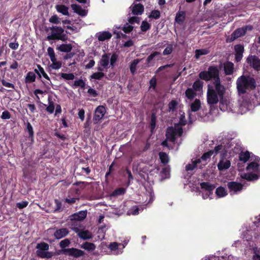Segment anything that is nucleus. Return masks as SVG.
<instances>
[{
	"instance_id": "nucleus-17",
	"label": "nucleus",
	"mask_w": 260,
	"mask_h": 260,
	"mask_svg": "<svg viewBox=\"0 0 260 260\" xmlns=\"http://www.w3.org/2000/svg\"><path fill=\"white\" fill-rule=\"evenodd\" d=\"M134 15H141L144 12V7L140 4H133L130 7Z\"/></svg>"
},
{
	"instance_id": "nucleus-38",
	"label": "nucleus",
	"mask_w": 260,
	"mask_h": 260,
	"mask_svg": "<svg viewBox=\"0 0 260 260\" xmlns=\"http://www.w3.org/2000/svg\"><path fill=\"white\" fill-rule=\"evenodd\" d=\"M242 177L247 180H253L257 179L258 178V176L257 175V174L247 173L244 174L242 176Z\"/></svg>"
},
{
	"instance_id": "nucleus-1",
	"label": "nucleus",
	"mask_w": 260,
	"mask_h": 260,
	"mask_svg": "<svg viewBox=\"0 0 260 260\" xmlns=\"http://www.w3.org/2000/svg\"><path fill=\"white\" fill-rule=\"evenodd\" d=\"M225 88L220 83V79H216L211 84L208 85L207 100L209 105H213L220 102L219 107L222 111L228 109L230 103L229 100L224 98Z\"/></svg>"
},
{
	"instance_id": "nucleus-13",
	"label": "nucleus",
	"mask_w": 260,
	"mask_h": 260,
	"mask_svg": "<svg viewBox=\"0 0 260 260\" xmlns=\"http://www.w3.org/2000/svg\"><path fill=\"white\" fill-rule=\"evenodd\" d=\"M230 191L232 193H236L242 190L243 185L236 182H230L227 184Z\"/></svg>"
},
{
	"instance_id": "nucleus-48",
	"label": "nucleus",
	"mask_w": 260,
	"mask_h": 260,
	"mask_svg": "<svg viewBox=\"0 0 260 260\" xmlns=\"http://www.w3.org/2000/svg\"><path fill=\"white\" fill-rule=\"evenodd\" d=\"M104 76V74L102 72H96L93 73L91 76V78L92 79H96V80H100L102 77Z\"/></svg>"
},
{
	"instance_id": "nucleus-49",
	"label": "nucleus",
	"mask_w": 260,
	"mask_h": 260,
	"mask_svg": "<svg viewBox=\"0 0 260 260\" xmlns=\"http://www.w3.org/2000/svg\"><path fill=\"white\" fill-rule=\"evenodd\" d=\"M150 27V25L146 21H143L141 25V29L142 31H146Z\"/></svg>"
},
{
	"instance_id": "nucleus-63",
	"label": "nucleus",
	"mask_w": 260,
	"mask_h": 260,
	"mask_svg": "<svg viewBox=\"0 0 260 260\" xmlns=\"http://www.w3.org/2000/svg\"><path fill=\"white\" fill-rule=\"evenodd\" d=\"M27 130L30 137H32L34 134L33 128L30 123L27 124Z\"/></svg>"
},
{
	"instance_id": "nucleus-14",
	"label": "nucleus",
	"mask_w": 260,
	"mask_h": 260,
	"mask_svg": "<svg viewBox=\"0 0 260 260\" xmlns=\"http://www.w3.org/2000/svg\"><path fill=\"white\" fill-rule=\"evenodd\" d=\"M248 171L257 172L260 171V160L257 158L254 161L250 163L246 168Z\"/></svg>"
},
{
	"instance_id": "nucleus-18",
	"label": "nucleus",
	"mask_w": 260,
	"mask_h": 260,
	"mask_svg": "<svg viewBox=\"0 0 260 260\" xmlns=\"http://www.w3.org/2000/svg\"><path fill=\"white\" fill-rule=\"evenodd\" d=\"M235 50L236 52V60L238 62L241 60L243 57L244 47L241 45H237L235 46Z\"/></svg>"
},
{
	"instance_id": "nucleus-59",
	"label": "nucleus",
	"mask_w": 260,
	"mask_h": 260,
	"mask_svg": "<svg viewBox=\"0 0 260 260\" xmlns=\"http://www.w3.org/2000/svg\"><path fill=\"white\" fill-rule=\"evenodd\" d=\"M28 205V202L27 201H23L20 203H18L16 205V206L20 209H22L25 207H26Z\"/></svg>"
},
{
	"instance_id": "nucleus-11",
	"label": "nucleus",
	"mask_w": 260,
	"mask_h": 260,
	"mask_svg": "<svg viewBox=\"0 0 260 260\" xmlns=\"http://www.w3.org/2000/svg\"><path fill=\"white\" fill-rule=\"evenodd\" d=\"M73 230L77 234L79 238L87 240L92 238V234L87 230H81L78 228H74Z\"/></svg>"
},
{
	"instance_id": "nucleus-41",
	"label": "nucleus",
	"mask_w": 260,
	"mask_h": 260,
	"mask_svg": "<svg viewBox=\"0 0 260 260\" xmlns=\"http://www.w3.org/2000/svg\"><path fill=\"white\" fill-rule=\"evenodd\" d=\"M125 192V189L124 188H119L115 190L111 194L112 197H117L124 194Z\"/></svg>"
},
{
	"instance_id": "nucleus-9",
	"label": "nucleus",
	"mask_w": 260,
	"mask_h": 260,
	"mask_svg": "<svg viewBox=\"0 0 260 260\" xmlns=\"http://www.w3.org/2000/svg\"><path fill=\"white\" fill-rule=\"evenodd\" d=\"M106 112V109L103 106H99L95 110L93 120L94 123L98 122L101 120Z\"/></svg>"
},
{
	"instance_id": "nucleus-4",
	"label": "nucleus",
	"mask_w": 260,
	"mask_h": 260,
	"mask_svg": "<svg viewBox=\"0 0 260 260\" xmlns=\"http://www.w3.org/2000/svg\"><path fill=\"white\" fill-rule=\"evenodd\" d=\"M51 35L47 36V40H57L65 41L68 37L64 33V29L59 26H52L50 27Z\"/></svg>"
},
{
	"instance_id": "nucleus-22",
	"label": "nucleus",
	"mask_w": 260,
	"mask_h": 260,
	"mask_svg": "<svg viewBox=\"0 0 260 260\" xmlns=\"http://www.w3.org/2000/svg\"><path fill=\"white\" fill-rule=\"evenodd\" d=\"M87 216L86 211H80L78 213H75L71 216V220H82Z\"/></svg>"
},
{
	"instance_id": "nucleus-44",
	"label": "nucleus",
	"mask_w": 260,
	"mask_h": 260,
	"mask_svg": "<svg viewBox=\"0 0 260 260\" xmlns=\"http://www.w3.org/2000/svg\"><path fill=\"white\" fill-rule=\"evenodd\" d=\"M249 109V105L246 103L241 104L239 107V111L241 114L246 113Z\"/></svg>"
},
{
	"instance_id": "nucleus-30",
	"label": "nucleus",
	"mask_w": 260,
	"mask_h": 260,
	"mask_svg": "<svg viewBox=\"0 0 260 260\" xmlns=\"http://www.w3.org/2000/svg\"><path fill=\"white\" fill-rule=\"evenodd\" d=\"M37 254L39 257L42 258H50L52 256L51 252L46 251V250H38Z\"/></svg>"
},
{
	"instance_id": "nucleus-40",
	"label": "nucleus",
	"mask_w": 260,
	"mask_h": 260,
	"mask_svg": "<svg viewBox=\"0 0 260 260\" xmlns=\"http://www.w3.org/2000/svg\"><path fill=\"white\" fill-rule=\"evenodd\" d=\"M199 77L201 79L206 81L210 80L211 79L208 71L201 72L199 74Z\"/></svg>"
},
{
	"instance_id": "nucleus-35",
	"label": "nucleus",
	"mask_w": 260,
	"mask_h": 260,
	"mask_svg": "<svg viewBox=\"0 0 260 260\" xmlns=\"http://www.w3.org/2000/svg\"><path fill=\"white\" fill-rule=\"evenodd\" d=\"M215 193L218 198L223 197L227 194L225 188L221 186L216 189Z\"/></svg>"
},
{
	"instance_id": "nucleus-10",
	"label": "nucleus",
	"mask_w": 260,
	"mask_h": 260,
	"mask_svg": "<svg viewBox=\"0 0 260 260\" xmlns=\"http://www.w3.org/2000/svg\"><path fill=\"white\" fill-rule=\"evenodd\" d=\"M247 62L255 70H260V59L255 55H249L247 58Z\"/></svg>"
},
{
	"instance_id": "nucleus-16",
	"label": "nucleus",
	"mask_w": 260,
	"mask_h": 260,
	"mask_svg": "<svg viewBox=\"0 0 260 260\" xmlns=\"http://www.w3.org/2000/svg\"><path fill=\"white\" fill-rule=\"evenodd\" d=\"M160 54V53L157 51H155L150 54L148 57L146 59V62L147 63L144 64H142L140 66H139L138 68H140V69H145L149 67L150 66V62L157 56L159 55Z\"/></svg>"
},
{
	"instance_id": "nucleus-12",
	"label": "nucleus",
	"mask_w": 260,
	"mask_h": 260,
	"mask_svg": "<svg viewBox=\"0 0 260 260\" xmlns=\"http://www.w3.org/2000/svg\"><path fill=\"white\" fill-rule=\"evenodd\" d=\"M64 253H67L70 256H74L75 257H79L84 255V252L81 250L76 248H67L63 250Z\"/></svg>"
},
{
	"instance_id": "nucleus-51",
	"label": "nucleus",
	"mask_w": 260,
	"mask_h": 260,
	"mask_svg": "<svg viewBox=\"0 0 260 260\" xmlns=\"http://www.w3.org/2000/svg\"><path fill=\"white\" fill-rule=\"evenodd\" d=\"M70 244V241L68 239H64L60 242L59 246L61 248H64L68 247Z\"/></svg>"
},
{
	"instance_id": "nucleus-32",
	"label": "nucleus",
	"mask_w": 260,
	"mask_h": 260,
	"mask_svg": "<svg viewBox=\"0 0 260 260\" xmlns=\"http://www.w3.org/2000/svg\"><path fill=\"white\" fill-rule=\"evenodd\" d=\"M81 247L88 251H92L95 249V245L90 242H86L81 245Z\"/></svg>"
},
{
	"instance_id": "nucleus-3",
	"label": "nucleus",
	"mask_w": 260,
	"mask_h": 260,
	"mask_svg": "<svg viewBox=\"0 0 260 260\" xmlns=\"http://www.w3.org/2000/svg\"><path fill=\"white\" fill-rule=\"evenodd\" d=\"M183 133V129L178 125H176L174 127H169L166 132L167 140L161 143L164 146H167V140L174 142L176 139V136H181Z\"/></svg>"
},
{
	"instance_id": "nucleus-57",
	"label": "nucleus",
	"mask_w": 260,
	"mask_h": 260,
	"mask_svg": "<svg viewBox=\"0 0 260 260\" xmlns=\"http://www.w3.org/2000/svg\"><path fill=\"white\" fill-rule=\"evenodd\" d=\"M159 16H160V12L158 10L152 11L150 15V17L153 18L154 19H157L159 17Z\"/></svg>"
},
{
	"instance_id": "nucleus-27",
	"label": "nucleus",
	"mask_w": 260,
	"mask_h": 260,
	"mask_svg": "<svg viewBox=\"0 0 260 260\" xmlns=\"http://www.w3.org/2000/svg\"><path fill=\"white\" fill-rule=\"evenodd\" d=\"M57 11L61 13L63 15L68 16L69 8L67 6L63 5H57L55 7Z\"/></svg>"
},
{
	"instance_id": "nucleus-46",
	"label": "nucleus",
	"mask_w": 260,
	"mask_h": 260,
	"mask_svg": "<svg viewBox=\"0 0 260 260\" xmlns=\"http://www.w3.org/2000/svg\"><path fill=\"white\" fill-rule=\"evenodd\" d=\"M37 248L38 250H47L49 249V245L45 242H42L37 244Z\"/></svg>"
},
{
	"instance_id": "nucleus-52",
	"label": "nucleus",
	"mask_w": 260,
	"mask_h": 260,
	"mask_svg": "<svg viewBox=\"0 0 260 260\" xmlns=\"http://www.w3.org/2000/svg\"><path fill=\"white\" fill-rule=\"evenodd\" d=\"M49 22L54 23V24H59L60 23V21L59 20V18L56 15L52 16L49 20Z\"/></svg>"
},
{
	"instance_id": "nucleus-28",
	"label": "nucleus",
	"mask_w": 260,
	"mask_h": 260,
	"mask_svg": "<svg viewBox=\"0 0 260 260\" xmlns=\"http://www.w3.org/2000/svg\"><path fill=\"white\" fill-rule=\"evenodd\" d=\"M141 60L142 59H135L131 62L129 66V70L133 75H134L136 73L137 66Z\"/></svg>"
},
{
	"instance_id": "nucleus-19",
	"label": "nucleus",
	"mask_w": 260,
	"mask_h": 260,
	"mask_svg": "<svg viewBox=\"0 0 260 260\" xmlns=\"http://www.w3.org/2000/svg\"><path fill=\"white\" fill-rule=\"evenodd\" d=\"M69 233L66 228H62L56 230L54 233V236L57 239H60L66 237Z\"/></svg>"
},
{
	"instance_id": "nucleus-26",
	"label": "nucleus",
	"mask_w": 260,
	"mask_h": 260,
	"mask_svg": "<svg viewBox=\"0 0 260 260\" xmlns=\"http://www.w3.org/2000/svg\"><path fill=\"white\" fill-rule=\"evenodd\" d=\"M224 72L226 75H231L234 72V64L231 62H226L223 64Z\"/></svg>"
},
{
	"instance_id": "nucleus-55",
	"label": "nucleus",
	"mask_w": 260,
	"mask_h": 260,
	"mask_svg": "<svg viewBox=\"0 0 260 260\" xmlns=\"http://www.w3.org/2000/svg\"><path fill=\"white\" fill-rule=\"evenodd\" d=\"M133 29V26L131 25H129L128 23H126L124 26L122 27V30L125 33H128L131 32Z\"/></svg>"
},
{
	"instance_id": "nucleus-42",
	"label": "nucleus",
	"mask_w": 260,
	"mask_h": 260,
	"mask_svg": "<svg viewBox=\"0 0 260 260\" xmlns=\"http://www.w3.org/2000/svg\"><path fill=\"white\" fill-rule=\"evenodd\" d=\"M60 77L66 80H73L75 78V76L73 73H61Z\"/></svg>"
},
{
	"instance_id": "nucleus-7",
	"label": "nucleus",
	"mask_w": 260,
	"mask_h": 260,
	"mask_svg": "<svg viewBox=\"0 0 260 260\" xmlns=\"http://www.w3.org/2000/svg\"><path fill=\"white\" fill-rule=\"evenodd\" d=\"M47 53L50 57L52 63L50 64V68L53 70H58L62 67V63L60 61H57L53 48L48 47Z\"/></svg>"
},
{
	"instance_id": "nucleus-64",
	"label": "nucleus",
	"mask_w": 260,
	"mask_h": 260,
	"mask_svg": "<svg viewBox=\"0 0 260 260\" xmlns=\"http://www.w3.org/2000/svg\"><path fill=\"white\" fill-rule=\"evenodd\" d=\"M87 92L93 97H95L98 95L96 91L91 88L88 89Z\"/></svg>"
},
{
	"instance_id": "nucleus-56",
	"label": "nucleus",
	"mask_w": 260,
	"mask_h": 260,
	"mask_svg": "<svg viewBox=\"0 0 260 260\" xmlns=\"http://www.w3.org/2000/svg\"><path fill=\"white\" fill-rule=\"evenodd\" d=\"M129 23L134 24L135 23H139L140 22V18L137 16L131 17L128 19Z\"/></svg>"
},
{
	"instance_id": "nucleus-31",
	"label": "nucleus",
	"mask_w": 260,
	"mask_h": 260,
	"mask_svg": "<svg viewBox=\"0 0 260 260\" xmlns=\"http://www.w3.org/2000/svg\"><path fill=\"white\" fill-rule=\"evenodd\" d=\"M201 162V159H197L192 161L190 164H187L185 167V169L187 171L193 170L196 167L198 164Z\"/></svg>"
},
{
	"instance_id": "nucleus-2",
	"label": "nucleus",
	"mask_w": 260,
	"mask_h": 260,
	"mask_svg": "<svg viewBox=\"0 0 260 260\" xmlns=\"http://www.w3.org/2000/svg\"><path fill=\"white\" fill-rule=\"evenodd\" d=\"M236 84L238 91L241 93H245L247 90L253 89L256 87L255 79L249 76H241L239 77Z\"/></svg>"
},
{
	"instance_id": "nucleus-60",
	"label": "nucleus",
	"mask_w": 260,
	"mask_h": 260,
	"mask_svg": "<svg viewBox=\"0 0 260 260\" xmlns=\"http://www.w3.org/2000/svg\"><path fill=\"white\" fill-rule=\"evenodd\" d=\"M54 110V106L52 102H49V106L46 108V110L50 113H52Z\"/></svg>"
},
{
	"instance_id": "nucleus-45",
	"label": "nucleus",
	"mask_w": 260,
	"mask_h": 260,
	"mask_svg": "<svg viewBox=\"0 0 260 260\" xmlns=\"http://www.w3.org/2000/svg\"><path fill=\"white\" fill-rule=\"evenodd\" d=\"M186 96L189 99H193L196 95V93L191 88H188L185 91Z\"/></svg>"
},
{
	"instance_id": "nucleus-34",
	"label": "nucleus",
	"mask_w": 260,
	"mask_h": 260,
	"mask_svg": "<svg viewBox=\"0 0 260 260\" xmlns=\"http://www.w3.org/2000/svg\"><path fill=\"white\" fill-rule=\"evenodd\" d=\"M250 156V153L248 151L241 152L239 155V160L245 163L248 161Z\"/></svg>"
},
{
	"instance_id": "nucleus-25",
	"label": "nucleus",
	"mask_w": 260,
	"mask_h": 260,
	"mask_svg": "<svg viewBox=\"0 0 260 260\" xmlns=\"http://www.w3.org/2000/svg\"><path fill=\"white\" fill-rule=\"evenodd\" d=\"M72 45L71 44H62L57 46L56 49L62 52H69L72 49Z\"/></svg>"
},
{
	"instance_id": "nucleus-39",
	"label": "nucleus",
	"mask_w": 260,
	"mask_h": 260,
	"mask_svg": "<svg viewBox=\"0 0 260 260\" xmlns=\"http://www.w3.org/2000/svg\"><path fill=\"white\" fill-rule=\"evenodd\" d=\"M209 51L206 49H197L196 50L195 56L198 59L201 55L207 54Z\"/></svg>"
},
{
	"instance_id": "nucleus-43",
	"label": "nucleus",
	"mask_w": 260,
	"mask_h": 260,
	"mask_svg": "<svg viewBox=\"0 0 260 260\" xmlns=\"http://www.w3.org/2000/svg\"><path fill=\"white\" fill-rule=\"evenodd\" d=\"M203 82L200 80H197L193 84V88L196 91H200L202 89Z\"/></svg>"
},
{
	"instance_id": "nucleus-5",
	"label": "nucleus",
	"mask_w": 260,
	"mask_h": 260,
	"mask_svg": "<svg viewBox=\"0 0 260 260\" xmlns=\"http://www.w3.org/2000/svg\"><path fill=\"white\" fill-rule=\"evenodd\" d=\"M117 59L118 55L115 53L112 55L111 54H105L102 55L99 64L103 68H107L110 62V66L113 68Z\"/></svg>"
},
{
	"instance_id": "nucleus-53",
	"label": "nucleus",
	"mask_w": 260,
	"mask_h": 260,
	"mask_svg": "<svg viewBox=\"0 0 260 260\" xmlns=\"http://www.w3.org/2000/svg\"><path fill=\"white\" fill-rule=\"evenodd\" d=\"M173 51V45H168L163 51V54L165 55L171 54Z\"/></svg>"
},
{
	"instance_id": "nucleus-61",
	"label": "nucleus",
	"mask_w": 260,
	"mask_h": 260,
	"mask_svg": "<svg viewBox=\"0 0 260 260\" xmlns=\"http://www.w3.org/2000/svg\"><path fill=\"white\" fill-rule=\"evenodd\" d=\"M2 84L6 87L11 88H14V86L13 84H12L10 82H8L5 80H3L2 81Z\"/></svg>"
},
{
	"instance_id": "nucleus-36",
	"label": "nucleus",
	"mask_w": 260,
	"mask_h": 260,
	"mask_svg": "<svg viewBox=\"0 0 260 260\" xmlns=\"http://www.w3.org/2000/svg\"><path fill=\"white\" fill-rule=\"evenodd\" d=\"M159 158L161 160V162L164 164H166L169 161V157L168 155L165 152H159Z\"/></svg>"
},
{
	"instance_id": "nucleus-62",
	"label": "nucleus",
	"mask_w": 260,
	"mask_h": 260,
	"mask_svg": "<svg viewBox=\"0 0 260 260\" xmlns=\"http://www.w3.org/2000/svg\"><path fill=\"white\" fill-rule=\"evenodd\" d=\"M1 118L2 119H10V113L8 111H4L2 113V116H1Z\"/></svg>"
},
{
	"instance_id": "nucleus-54",
	"label": "nucleus",
	"mask_w": 260,
	"mask_h": 260,
	"mask_svg": "<svg viewBox=\"0 0 260 260\" xmlns=\"http://www.w3.org/2000/svg\"><path fill=\"white\" fill-rule=\"evenodd\" d=\"M74 85L76 87H81V88H84L85 86V82L82 79H79L76 80L74 82Z\"/></svg>"
},
{
	"instance_id": "nucleus-8",
	"label": "nucleus",
	"mask_w": 260,
	"mask_h": 260,
	"mask_svg": "<svg viewBox=\"0 0 260 260\" xmlns=\"http://www.w3.org/2000/svg\"><path fill=\"white\" fill-rule=\"evenodd\" d=\"M251 26H246L244 27L237 29L231 36V37L227 39L229 42L234 41L236 39L244 35L247 30H251Z\"/></svg>"
},
{
	"instance_id": "nucleus-33",
	"label": "nucleus",
	"mask_w": 260,
	"mask_h": 260,
	"mask_svg": "<svg viewBox=\"0 0 260 260\" xmlns=\"http://www.w3.org/2000/svg\"><path fill=\"white\" fill-rule=\"evenodd\" d=\"M201 108V102L199 100L196 99L190 105L191 111H198Z\"/></svg>"
},
{
	"instance_id": "nucleus-29",
	"label": "nucleus",
	"mask_w": 260,
	"mask_h": 260,
	"mask_svg": "<svg viewBox=\"0 0 260 260\" xmlns=\"http://www.w3.org/2000/svg\"><path fill=\"white\" fill-rule=\"evenodd\" d=\"M185 17V12L184 11H179L176 16L175 21L179 24L182 23Z\"/></svg>"
},
{
	"instance_id": "nucleus-58",
	"label": "nucleus",
	"mask_w": 260,
	"mask_h": 260,
	"mask_svg": "<svg viewBox=\"0 0 260 260\" xmlns=\"http://www.w3.org/2000/svg\"><path fill=\"white\" fill-rule=\"evenodd\" d=\"M186 121L185 119L184 113H183V114L181 115L180 118V120H179V123L177 124V125H179L180 127H181L180 125H184L186 124ZM176 125V124H175V126Z\"/></svg>"
},
{
	"instance_id": "nucleus-6",
	"label": "nucleus",
	"mask_w": 260,
	"mask_h": 260,
	"mask_svg": "<svg viewBox=\"0 0 260 260\" xmlns=\"http://www.w3.org/2000/svg\"><path fill=\"white\" fill-rule=\"evenodd\" d=\"M201 187L203 190L202 192L203 199H212L211 196L212 195L215 186L208 182H203L201 183Z\"/></svg>"
},
{
	"instance_id": "nucleus-20",
	"label": "nucleus",
	"mask_w": 260,
	"mask_h": 260,
	"mask_svg": "<svg viewBox=\"0 0 260 260\" xmlns=\"http://www.w3.org/2000/svg\"><path fill=\"white\" fill-rule=\"evenodd\" d=\"M37 68L35 69V73L38 74L40 78H41L42 76H43L44 78L48 81L47 83L49 84V82H50V78L47 74L45 73L44 69L39 64H37Z\"/></svg>"
},
{
	"instance_id": "nucleus-50",
	"label": "nucleus",
	"mask_w": 260,
	"mask_h": 260,
	"mask_svg": "<svg viewBox=\"0 0 260 260\" xmlns=\"http://www.w3.org/2000/svg\"><path fill=\"white\" fill-rule=\"evenodd\" d=\"M214 154V151L210 150L204 153L201 157L202 160L206 161V160L210 158V157Z\"/></svg>"
},
{
	"instance_id": "nucleus-47",
	"label": "nucleus",
	"mask_w": 260,
	"mask_h": 260,
	"mask_svg": "<svg viewBox=\"0 0 260 260\" xmlns=\"http://www.w3.org/2000/svg\"><path fill=\"white\" fill-rule=\"evenodd\" d=\"M161 176L163 178H168L170 176V169L168 168H164L161 172Z\"/></svg>"
},
{
	"instance_id": "nucleus-15",
	"label": "nucleus",
	"mask_w": 260,
	"mask_h": 260,
	"mask_svg": "<svg viewBox=\"0 0 260 260\" xmlns=\"http://www.w3.org/2000/svg\"><path fill=\"white\" fill-rule=\"evenodd\" d=\"M230 166L231 161L228 159L223 158H221L217 165V167L219 171L227 170L230 167Z\"/></svg>"
},
{
	"instance_id": "nucleus-23",
	"label": "nucleus",
	"mask_w": 260,
	"mask_h": 260,
	"mask_svg": "<svg viewBox=\"0 0 260 260\" xmlns=\"http://www.w3.org/2000/svg\"><path fill=\"white\" fill-rule=\"evenodd\" d=\"M96 37L98 38L99 41H104L106 40L110 39L112 37V35L109 31H105L97 33Z\"/></svg>"
},
{
	"instance_id": "nucleus-24",
	"label": "nucleus",
	"mask_w": 260,
	"mask_h": 260,
	"mask_svg": "<svg viewBox=\"0 0 260 260\" xmlns=\"http://www.w3.org/2000/svg\"><path fill=\"white\" fill-rule=\"evenodd\" d=\"M208 71L209 72L211 78H213V81H215L217 78L220 79L219 77V71L217 67H210L209 68Z\"/></svg>"
},
{
	"instance_id": "nucleus-21",
	"label": "nucleus",
	"mask_w": 260,
	"mask_h": 260,
	"mask_svg": "<svg viewBox=\"0 0 260 260\" xmlns=\"http://www.w3.org/2000/svg\"><path fill=\"white\" fill-rule=\"evenodd\" d=\"M71 8L74 12L81 16H85L87 14V11L83 9L80 6L76 4H72Z\"/></svg>"
},
{
	"instance_id": "nucleus-37",
	"label": "nucleus",
	"mask_w": 260,
	"mask_h": 260,
	"mask_svg": "<svg viewBox=\"0 0 260 260\" xmlns=\"http://www.w3.org/2000/svg\"><path fill=\"white\" fill-rule=\"evenodd\" d=\"M25 82L26 83H31L35 81L36 80V75L33 72H29L27 74L26 76L25 77Z\"/></svg>"
}]
</instances>
